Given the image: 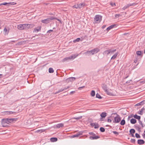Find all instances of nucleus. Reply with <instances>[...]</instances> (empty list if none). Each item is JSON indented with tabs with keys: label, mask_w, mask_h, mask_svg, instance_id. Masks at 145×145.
<instances>
[{
	"label": "nucleus",
	"mask_w": 145,
	"mask_h": 145,
	"mask_svg": "<svg viewBox=\"0 0 145 145\" xmlns=\"http://www.w3.org/2000/svg\"><path fill=\"white\" fill-rule=\"evenodd\" d=\"M17 28L19 30L26 29L25 24L18 25Z\"/></svg>",
	"instance_id": "423d86ee"
},
{
	"label": "nucleus",
	"mask_w": 145,
	"mask_h": 145,
	"mask_svg": "<svg viewBox=\"0 0 145 145\" xmlns=\"http://www.w3.org/2000/svg\"><path fill=\"white\" fill-rule=\"evenodd\" d=\"M95 91L93 90H92L91 93V95L92 97H94V96H95Z\"/></svg>",
	"instance_id": "72a5a7b5"
},
{
	"label": "nucleus",
	"mask_w": 145,
	"mask_h": 145,
	"mask_svg": "<svg viewBox=\"0 0 145 145\" xmlns=\"http://www.w3.org/2000/svg\"><path fill=\"white\" fill-rule=\"evenodd\" d=\"M109 54H112L116 51V49H109Z\"/></svg>",
	"instance_id": "412c9836"
},
{
	"label": "nucleus",
	"mask_w": 145,
	"mask_h": 145,
	"mask_svg": "<svg viewBox=\"0 0 145 145\" xmlns=\"http://www.w3.org/2000/svg\"><path fill=\"white\" fill-rule=\"evenodd\" d=\"M91 50L92 52V55L96 54L99 51V49L97 48H95Z\"/></svg>",
	"instance_id": "2eb2a0df"
},
{
	"label": "nucleus",
	"mask_w": 145,
	"mask_h": 145,
	"mask_svg": "<svg viewBox=\"0 0 145 145\" xmlns=\"http://www.w3.org/2000/svg\"><path fill=\"white\" fill-rule=\"evenodd\" d=\"M82 118V116H80L78 117L74 118L75 119H77V120H79V119H81Z\"/></svg>",
	"instance_id": "79ce46f5"
},
{
	"label": "nucleus",
	"mask_w": 145,
	"mask_h": 145,
	"mask_svg": "<svg viewBox=\"0 0 145 145\" xmlns=\"http://www.w3.org/2000/svg\"><path fill=\"white\" fill-rule=\"evenodd\" d=\"M100 131L102 132H103L105 131V129L103 127H101L100 128Z\"/></svg>",
	"instance_id": "c9c22d12"
},
{
	"label": "nucleus",
	"mask_w": 145,
	"mask_h": 145,
	"mask_svg": "<svg viewBox=\"0 0 145 145\" xmlns=\"http://www.w3.org/2000/svg\"><path fill=\"white\" fill-rule=\"evenodd\" d=\"M80 38H77L75 40H74L73 41V42L74 43H76L77 42H78L80 41Z\"/></svg>",
	"instance_id": "2f4dec72"
},
{
	"label": "nucleus",
	"mask_w": 145,
	"mask_h": 145,
	"mask_svg": "<svg viewBox=\"0 0 145 145\" xmlns=\"http://www.w3.org/2000/svg\"><path fill=\"white\" fill-rule=\"evenodd\" d=\"M35 25L33 24H25L26 29L31 28L34 27Z\"/></svg>",
	"instance_id": "0eeeda50"
},
{
	"label": "nucleus",
	"mask_w": 145,
	"mask_h": 145,
	"mask_svg": "<svg viewBox=\"0 0 145 145\" xmlns=\"http://www.w3.org/2000/svg\"><path fill=\"white\" fill-rule=\"evenodd\" d=\"M85 5V4L84 3H78L76 5H74L73 7L76 8H81L84 7Z\"/></svg>",
	"instance_id": "7ed1b4c3"
},
{
	"label": "nucleus",
	"mask_w": 145,
	"mask_h": 145,
	"mask_svg": "<svg viewBox=\"0 0 145 145\" xmlns=\"http://www.w3.org/2000/svg\"><path fill=\"white\" fill-rule=\"evenodd\" d=\"M141 105L140 104V103H138L136 105L137 106H138V105Z\"/></svg>",
	"instance_id": "e2e57ef3"
},
{
	"label": "nucleus",
	"mask_w": 145,
	"mask_h": 145,
	"mask_svg": "<svg viewBox=\"0 0 145 145\" xmlns=\"http://www.w3.org/2000/svg\"><path fill=\"white\" fill-rule=\"evenodd\" d=\"M110 4L112 7L115 6H116L115 4L114 3L111 2L110 3Z\"/></svg>",
	"instance_id": "49530a36"
},
{
	"label": "nucleus",
	"mask_w": 145,
	"mask_h": 145,
	"mask_svg": "<svg viewBox=\"0 0 145 145\" xmlns=\"http://www.w3.org/2000/svg\"><path fill=\"white\" fill-rule=\"evenodd\" d=\"M135 127L136 128V129L138 130L139 131L140 130V126L138 125H135Z\"/></svg>",
	"instance_id": "f704fd0d"
},
{
	"label": "nucleus",
	"mask_w": 145,
	"mask_h": 145,
	"mask_svg": "<svg viewBox=\"0 0 145 145\" xmlns=\"http://www.w3.org/2000/svg\"><path fill=\"white\" fill-rule=\"evenodd\" d=\"M137 120L133 118H132L130 120L131 123L133 124H134L136 123Z\"/></svg>",
	"instance_id": "5701e85b"
},
{
	"label": "nucleus",
	"mask_w": 145,
	"mask_h": 145,
	"mask_svg": "<svg viewBox=\"0 0 145 145\" xmlns=\"http://www.w3.org/2000/svg\"><path fill=\"white\" fill-rule=\"evenodd\" d=\"M63 126V123H59L57 124L56 125V127L57 128H60L61 127H62Z\"/></svg>",
	"instance_id": "a878e982"
},
{
	"label": "nucleus",
	"mask_w": 145,
	"mask_h": 145,
	"mask_svg": "<svg viewBox=\"0 0 145 145\" xmlns=\"http://www.w3.org/2000/svg\"><path fill=\"white\" fill-rule=\"evenodd\" d=\"M125 120H123L121 121L120 122V124L121 125H123L125 124Z\"/></svg>",
	"instance_id": "c756f323"
},
{
	"label": "nucleus",
	"mask_w": 145,
	"mask_h": 145,
	"mask_svg": "<svg viewBox=\"0 0 145 145\" xmlns=\"http://www.w3.org/2000/svg\"><path fill=\"white\" fill-rule=\"evenodd\" d=\"M85 87V86H83L82 87H79L78 88V89L79 90H81L82 89V88H83Z\"/></svg>",
	"instance_id": "5fc2aeb1"
},
{
	"label": "nucleus",
	"mask_w": 145,
	"mask_h": 145,
	"mask_svg": "<svg viewBox=\"0 0 145 145\" xmlns=\"http://www.w3.org/2000/svg\"><path fill=\"white\" fill-rule=\"evenodd\" d=\"M75 92V91H71V92H70V94H72L74 93Z\"/></svg>",
	"instance_id": "338daca9"
},
{
	"label": "nucleus",
	"mask_w": 145,
	"mask_h": 145,
	"mask_svg": "<svg viewBox=\"0 0 145 145\" xmlns=\"http://www.w3.org/2000/svg\"><path fill=\"white\" fill-rule=\"evenodd\" d=\"M96 97L97 98H98L99 99H101L102 98H101V96L100 95H99V94L98 93H97L96 94Z\"/></svg>",
	"instance_id": "4c0bfd02"
},
{
	"label": "nucleus",
	"mask_w": 145,
	"mask_h": 145,
	"mask_svg": "<svg viewBox=\"0 0 145 145\" xmlns=\"http://www.w3.org/2000/svg\"><path fill=\"white\" fill-rule=\"evenodd\" d=\"M133 117L137 119L138 120H140V116H138L137 114H135L133 116Z\"/></svg>",
	"instance_id": "cd10ccee"
},
{
	"label": "nucleus",
	"mask_w": 145,
	"mask_h": 145,
	"mask_svg": "<svg viewBox=\"0 0 145 145\" xmlns=\"http://www.w3.org/2000/svg\"><path fill=\"white\" fill-rule=\"evenodd\" d=\"M137 142L138 144L140 145L143 144L145 143L144 141L142 139L138 140Z\"/></svg>",
	"instance_id": "a211bd4d"
},
{
	"label": "nucleus",
	"mask_w": 145,
	"mask_h": 145,
	"mask_svg": "<svg viewBox=\"0 0 145 145\" xmlns=\"http://www.w3.org/2000/svg\"><path fill=\"white\" fill-rule=\"evenodd\" d=\"M100 116L101 117L100 118V120L102 121L103 120L102 118H105L106 116V113L105 112H103L100 114Z\"/></svg>",
	"instance_id": "dca6fc26"
},
{
	"label": "nucleus",
	"mask_w": 145,
	"mask_h": 145,
	"mask_svg": "<svg viewBox=\"0 0 145 145\" xmlns=\"http://www.w3.org/2000/svg\"><path fill=\"white\" fill-rule=\"evenodd\" d=\"M133 116V115H130L128 116V119L132 118Z\"/></svg>",
	"instance_id": "864d4df0"
},
{
	"label": "nucleus",
	"mask_w": 145,
	"mask_h": 145,
	"mask_svg": "<svg viewBox=\"0 0 145 145\" xmlns=\"http://www.w3.org/2000/svg\"><path fill=\"white\" fill-rule=\"evenodd\" d=\"M53 31V30H50L48 31L47 32V33H50L51 32H52Z\"/></svg>",
	"instance_id": "603ef678"
},
{
	"label": "nucleus",
	"mask_w": 145,
	"mask_h": 145,
	"mask_svg": "<svg viewBox=\"0 0 145 145\" xmlns=\"http://www.w3.org/2000/svg\"><path fill=\"white\" fill-rule=\"evenodd\" d=\"M103 53L104 55H108L109 54V49L105 51Z\"/></svg>",
	"instance_id": "4be33fe9"
},
{
	"label": "nucleus",
	"mask_w": 145,
	"mask_h": 145,
	"mask_svg": "<svg viewBox=\"0 0 145 145\" xmlns=\"http://www.w3.org/2000/svg\"><path fill=\"white\" fill-rule=\"evenodd\" d=\"M78 55V54H74L72 55L71 56L69 57H65L63 59L62 61L63 62H65L66 61H68L69 60L71 59H73L76 57Z\"/></svg>",
	"instance_id": "f257e3e1"
},
{
	"label": "nucleus",
	"mask_w": 145,
	"mask_h": 145,
	"mask_svg": "<svg viewBox=\"0 0 145 145\" xmlns=\"http://www.w3.org/2000/svg\"><path fill=\"white\" fill-rule=\"evenodd\" d=\"M16 4V3L14 2H10L8 3V6L10 5H13Z\"/></svg>",
	"instance_id": "473e14b6"
},
{
	"label": "nucleus",
	"mask_w": 145,
	"mask_h": 145,
	"mask_svg": "<svg viewBox=\"0 0 145 145\" xmlns=\"http://www.w3.org/2000/svg\"><path fill=\"white\" fill-rule=\"evenodd\" d=\"M135 137L137 138H140V135L137 133L135 134Z\"/></svg>",
	"instance_id": "58836bf2"
},
{
	"label": "nucleus",
	"mask_w": 145,
	"mask_h": 145,
	"mask_svg": "<svg viewBox=\"0 0 145 145\" xmlns=\"http://www.w3.org/2000/svg\"><path fill=\"white\" fill-rule=\"evenodd\" d=\"M95 123H91V125L92 126H94L95 125Z\"/></svg>",
	"instance_id": "13d9d810"
},
{
	"label": "nucleus",
	"mask_w": 145,
	"mask_h": 145,
	"mask_svg": "<svg viewBox=\"0 0 145 145\" xmlns=\"http://www.w3.org/2000/svg\"><path fill=\"white\" fill-rule=\"evenodd\" d=\"M133 5V4H127V5H126L125 6L126 7H127V8H128L130 6H131Z\"/></svg>",
	"instance_id": "8fccbe9b"
},
{
	"label": "nucleus",
	"mask_w": 145,
	"mask_h": 145,
	"mask_svg": "<svg viewBox=\"0 0 145 145\" xmlns=\"http://www.w3.org/2000/svg\"><path fill=\"white\" fill-rule=\"evenodd\" d=\"M41 26H39L36 28L34 29L33 31V33H37L41 30Z\"/></svg>",
	"instance_id": "1a4fd4ad"
},
{
	"label": "nucleus",
	"mask_w": 145,
	"mask_h": 145,
	"mask_svg": "<svg viewBox=\"0 0 145 145\" xmlns=\"http://www.w3.org/2000/svg\"><path fill=\"white\" fill-rule=\"evenodd\" d=\"M82 131H80L78 132L76 134L72 136L71 137L73 138L74 137H77L79 136L80 135H82Z\"/></svg>",
	"instance_id": "6e6552de"
},
{
	"label": "nucleus",
	"mask_w": 145,
	"mask_h": 145,
	"mask_svg": "<svg viewBox=\"0 0 145 145\" xmlns=\"http://www.w3.org/2000/svg\"><path fill=\"white\" fill-rule=\"evenodd\" d=\"M107 121L108 122H111L112 121V120H111L110 119H108L107 120Z\"/></svg>",
	"instance_id": "4d7b16f0"
},
{
	"label": "nucleus",
	"mask_w": 145,
	"mask_h": 145,
	"mask_svg": "<svg viewBox=\"0 0 145 145\" xmlns=\"http://www.w3.org/2000/svg\"><path fill=\"white\" fill-rule=\"evenodd\" d=\"M6 112L7 113V114H12L13 113H14V112H11V111H10V112L7 111Z\"/></svg>",
	"instance_id": "a18cd8bd"
},
{
	"label": "nucleus",
	"mask_w": 145,
	"mask_h": 145,
	"mask_svg": "<svg viewBox=\"0 0 145 145\" xmlns=\"http://www.w3.org/2000/svg\"><path fill=\"white\" fill-rule=\"evenodd\" d=\"M0 5H7L8 6V3H1V4H0Z\"/></svg>",
	"instance_id": "de8ad7c7"
},
{
	"label": "nucleus",
	"mask_w": 145,
	"mask_h": 145,
	"mask_svg": "<svg viewBox=\"0 0 145 145\" xmlns=\"http://www.w3.org/2000/svg\"><path fill=\"white\" fill-rule=\"evenodd\" d=\"M55 19L57 20V21H59L61 22V20H59V19H58L57 18H56V19Z\"/></svg>",
	"instance_id": "0e129e2a"
},
{
	"label": "nucleus",
	"mask_w": 145,
	"mask_h": 145,
	"mask_svg": "<svg viewBox=\"0 0 145 145\" xmlns=\"http://www.w3.org/2000/svg\"><path fill=\"white\" fill-rule=\"evenodd\" d=\"M10 30L9 28L8 27H5L4 29V32L5 35H8Z\"/></svg>",
	"instance_id": "ddd939ff"
},
{
	"label": "nucleus",
	"mask_w": 145,
	"mask_h": 145,
	"mask_svg": "<svg viewBox=\"0 0 145 145\" xmlns=\"http://www.w3.org/2000/svg\"><path fill=\"white\" fill-rule=\"evenodd\" d=\"M139 123L141 125L142 127H144L143 125V124L142 123V121L140 120H138Z\"/></svg>",
	"instance_id": "ea45409f"
},
{
	"label": "nucleus",
	"mask_w": 145,
	"mask_h": 145,
	"mask_svg": "<svg viewBox=\"0 0 145 145\" xmlns=\"http://www.w3.org/2000/svg\"><path fill=\"white\" fill-rule=\"evenodd\" d=\"M13 119H3L2 120V123H7L9 124V123H11L13 121Z\"/></svg>",
	"instance_id": "20e7f679"
},
{
	"label": "nucleus",
	"mask_w": 145,
	"mask_h": 145,
	"mask_svg": "<svg viewBox=\"0 0 145 145\" xmlns=\"http://www.w3.org/2000/svg\"><path fill=\"white\" fill-rule=\"evenodd\" d=\"M48 19L49 20V21L50 22L51 20L56 19V18L53 16H50L48 18Z\"/></svg>",
	"instance_id": "b1692460"
},
{
	"label": "nucleus",
	"mask_w": 145,
	"mask_h": 145,
	"mask_svg": "<svg viewBox=\"0 0 145 145\" xmlns=\"http://www.w3.org/2000/svg\"><path fill=\"white\" fill-rule=\"evenodd\" d=\"M116 26V25L115 24H114V25H111L107 28L106 29V30L107 31H109V30L110 29L113 28L114 27H115Z\"/></svg>",
	"instance_id": "aec40b11"
},
{
	"label": "nucleus",
	"mask_w": 145,
	"mask_h": 145,
	"mask_svg": "<svg viewBox=\"0 0 145 145\" xmlns=\"http://www.w3.org/2000/svg\"><path fill=\"white\" fill-rule=\"evenodd\" d=\"M127 7H126V6H125L124 7H123L122 9H123V10H125V9H126V8H127Z\"/></svg>",
	"instance_id": "052dcab7"
},
{
	"label": "nucleus",
	"mask_w": 145,
	"mask_h": 145,
	"mask_svg": "<svg viewBox=\"0 0 145 145\" xmlns=\"http://www.w3.org/2000/svg\"><path fill=\"white\" fill-rule=\"evenodd\" d=\"M70 88V87L69 86H67V87H65L63 88H62L60 89H59L57 92L55 93V94H57L58 93H59L60 92L63 91Z\"/></svg>",
	"instance_id": "9d476101"
},
{
	"label": "nucleus",
	"mask_w": 145,
	"mask_h": 145,
	"mask_svg": "<svg viewBox=\"0 0 145 145\" xmlns=\"http://www.w3.org/2000/svg\"><path fill=\"white\" fill-rule=\"evenodd\" d=\"M118 53L117 52L111 58V59H115L117 57L118 55Z\"/></svg>",
	"instance_id": "bb28decb"
},
{
	"label": "nucleus",
	"mask_w": 145,
	"mask_h": 145,
	"mask_svg": "<svg viewBox=\"0 0 145 145\" xmlns=\"http://www.w3.org/2000/svg\"><path fill=\"white\" fill-rule=\"evenodd\" d=\"M84 54H85L86 55H88V56H90L92 55V52L91 50L90 51H88L84 53Z\"/></svg>",
	"instance_id": "f3484780"
},
{
	"label": "nucleus",
	"mask_w": 145,
	"mask_h": 145,
	"mask_svg": "<svg viewBox=\"0 0 145 145\" xmlns=\"http://www.w3.org/2000/svg\"><path fill=\"white\" fill-rule=\"evenodd\" d=\"M99 127V125L97 124H95V125H94V128H95L97 129V128H98Z\"/></svg>",
	"instance_id": "37998d69"
},
{
	"label": "nucleus",
	"mask_w": 145,
	"mask_h": 145,
	"mask_svg": "<svg viewBox=\"0 0 145 145\" xmlns=\"http://www.w3.org/2000/svg\"><path fill=\"white\" fill-rule=\"evenodd\" d=\"M113 133L114 134H117V135H118V132H116V131H113Z\"/></svg>",
	"instance_id": "6e6d98bb"
},
{
	"label": "nucleus",
	"mask_w": 145,
	"mask_h": 145,
	"mask_svg": "<svg viewBox=\"0 0 145 145\" xmlns=\"http://www.w3.org/2000/svg\"><path fill=\"white\" fill-rule=\"evenodd\" d=\"M75 80V78L73 77H70L66 79V81L67 82H72Z\"/></svg>",
	"instance_id": "f8f14e48"
},
{
	"label": "nucleus",
	"mask_w": 145,
	"mask_h": 145,
	"mask_svg": "<svg viewBox=\"0 0 145 145\" xmlns=\"http://www.w3.org/2000/svg\"><path fill=\"white\" fill-rule=\"evenodd\" d=\"M121 15L120 14H116L115 15V17L116 18H118Z\"/></svg>",
	"instance_id": "3c124183"
},
{
	"label": "nucleus",
	"mask_w": 145,
	"mask_h": 145,
	"mask_svg": "<svg viewBox=\"0 0 145 145\" xmlns=\"http://www.w3.org/2000/svg\"><path fill=\"white\" fill-rule=\"evenodd\" d=\"M3 74H0V78L2 77Z\"/></svg>",
	"instance_id": "69168bd1"
},
{
	"label": "nucleus",
	"mask_w": 145,
	"mask_h": 145,
	"mask_svg": "<svg viewBox=\"0 0 145 145\" xmlns=\"http://www.w3.org/2000/svg\"><path fill=\"white\" fill-rule=\"evenodd\" d=\"M89 134L91 135H92L93 136L95 135V134L93 132H89Z\"/></svg>",
	"instance_id": "c03bdc74"
},
{
	"label": "nucleus",
	"mask_w": 145,
	"mask_h": 145,
	"mask_svg": "<svg viewBox=\"0 0 145 145\" xmlns=\"http://www.w3.org/2000/svg\"><path fill=\"white\" fill-rule=\"evenodd\" d=\"M49 72L50 73H53L54 72V70L52 68H50L48 70Z\"/></svg>",
	"instance_id": "7c9ffc66"
},
{
	"label": "nucleus",
	"mask_w": 145,
	"mask_h": 145,
	"mask_svg": "<svg viewBox=\"0 0 145 145\" xmlns=\"http://www.w3.org/2000/svg\"><path fill=\"white\" fill-rule=\"evenodd\" d=\"M145 103V101H142L141 102H140V104L141 105H143Z\"/></svg>",
	"instance_id": "09e8293b"
},
{
	"label": "nucleus",
	"mask_w": 145,
	"mask_h": 145,
	"mask_svg": "<svg viewBox=\"0 0 145 145\" xmlns=\"http://www.w3.org/2000/svg\"><path fill=\"white\" fill-rule=\"evenodd\" d=\"M129 132L131 134H134L135 133V130L134 129H132L130 130Z\"/></svg>",
	"instance_id": "c85d7f7f"
},
{
	"label": "nucleus",
	"mask_w": 145,
	"mask_h": 145,
	"mask_svg": "<svg viewBox=\"0 0 145 145\" xmlns=\"http://www.w3.org/2000/svg\"><path fill=\"white\" fill-rule=\"evenodd\" d=\"M106 26V25H103L102 27V28H103V29H104V28Z\"/></svg>",
	"instance_id": "680f3d73"
},
{
	"label": "nucleus",
	"mask_w": 145,
	"mask_h": 145,
	"mask_svg": "<svg viewBox=\"0 0 145 145\" xmlns=\"http://www.w3.org/2000/svg\"><path fill=\"white\" fill-rule=\"evenodd\" d=\"M141 52L140 51H137L136 52V54L138 56H140L141 55Z\"/></svg>",
	"instance_id": "e433bc0d"
},
{
	"label": "nucleus",
	"mask_w": 145,
	"mask_h": 145,
	"mask_svg": "<svg viewBox=\"0 0 145 145\" xmlns=\"http://www.w3.org/2000/svg\"><path fill=\"white\" fill-rule=\"evenodd\" d=\"M100 137L96 135H95L93 136H90L89 138L91 140L97 139L100 138Z\"/></svg>",
	"instance_id": "4468645a"
},
{
	"label": "nucleus",
	"mask_w": 145,
	"mask_h": 145,
	"mask_svg": "<svg viewBox=\"0 0 145 145\" xmlns=\"http://www.w3.org/2000/svg\"><path fill=\"white\" fill-rule=\"evenodd\" d=\"M102 87L103 89L105 91L108 95H110L111 94V93L110 92H109L107 90V85L103 84V85Z\"/></svg>",
	"instance_id": "39448f33"
},
{
	"label": "nucleus",
	"mask_w": 145,
	"mask_h": 145,
	"mask_svg": "<svg viewBox=\"0 0 145 145\" xmlns=\"http://www.w3.org/2000/svg\"><path fill=\"white\" fill-rule=\"evenodd\" d=\"M39 131H40V132H43V131H43L42 130H39Z\"/></svg>",
	"instance_id": "774afa93"
},
{
	"label": "nucleus",
	"mask_w": 145,
	"mask_h": 145,
	"mask_svg": "<svg viewBox=\"0 0 145 145\" xmlns=\"http://www.w3.org/2000/svg\"><path fill=\"white\" fill-rule=\"evenodd\" d=\"M114 119V122L116 123H118L121 120L120 118L118 115L116 117H115Z\"/></svg>",
	"instance_id": "9b49d317"
},
{
	"label": "nucleus",
	"mask_w": 145,
	"mask_h": 145,
	"mask_svg": "<svg viewBox=\"0 0 145 145\" xmlns=\"http://www.w3.org/2000/svg\"><path fill=\"white\" fill-rule=\"evenodd\" d=\"M41 22L42 23L46 24H48L50 22L49 21V20L48 19V18L46 19L42 20L41 21Z\"/></svg>",
	"instance_id": "6ab92c4d"
},
{
	"label": "nucleus",
	"mask_w": 145,
	"mask_h": 145,
	"mask_svg": "<svg viewBox=\"0 0 145 145\" xmlns=\"http://www.w3.org/2000/svg\"><path fill=\"white\" fill-rule=\"evenodd\" d=\"M131 81V80H128V81H127L126 82V83L127 84H129V83H130V82Z\"/></svg>",
	"instance_id": "bf43d9fd"
},
{
	"label": "nucleus",
	"mask_w": 145,
	"mask_h": 145,
	"mask_svg": "<svg viewBox=\"0 0 145 145\" xmlns=\"http://www.w3.org/2000/svg\"><path fill=\"white\" fill-rule=\"evenodd\" d=\"M57 139L56 138H50V141L52 142H55L57 141Z\"/></svg>",
	"instance_id": "393cba45"
},
{
	"label": "nucleus",
	"mask_w": 145,
	"mask_h": 145,
	"mask_svg": "<svg viewBox=\"0 0 145 145\" xmlns=\"http://www.w3.org/2000/svg\"><path fill=\"white\" fill-rule=\"evenodd\" d=\"M131 141L132 143H135V139H131Z\"/></svg>",
	"instance_id": "a19ab883"
},
{
	"label": "nucleus",
	"mask_w": 145,
	"mask_h": 145,
	"mask_svg": "<svg viewBox=\"0 0 145 145\" xmlns=\"http://www.w3.org/2000/svg\"><path fill=\"white\" fill-rule=\"evenodd\" d=\"M102 16L99 15H96L94 18L95 21L96 23H99L101 21Z\"/></svg>",
	"instance_id": "f03ea898"
}]
</instances>
